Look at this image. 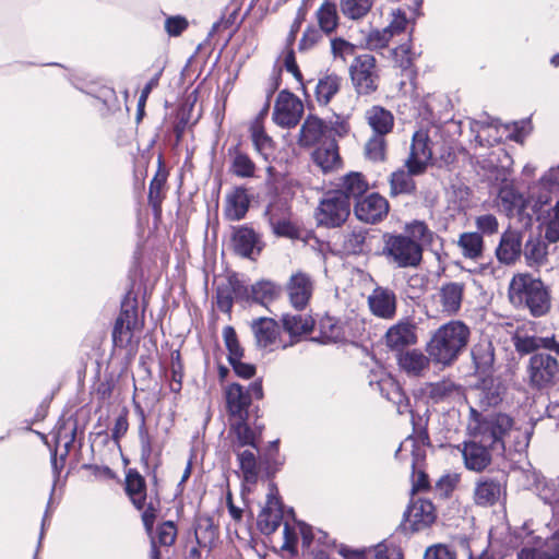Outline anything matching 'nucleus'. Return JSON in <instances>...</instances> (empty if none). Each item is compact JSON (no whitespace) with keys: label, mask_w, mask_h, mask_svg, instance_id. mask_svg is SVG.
<instances>
[{"label":"nucleus","mask_w":559,"mask_h":559,"mask_svg":"<svg viewBox=\"0 0 559 559\" xmlns=\"http://www.w3.org/2000/svg\"><path fill=\"white\" fill-rule=\"evenodd\" d=\"M559 372V364L549 354H534L530 358L527 373L532 386L542 389L551 384Z\"/></svg>","instance_id":"1a4fd4ad"},{"label":"nucleus","mask_w":559,"mask_h":559,"mask_svg":"<svg viewBox=\"0 0 559 559\" xmlns=\"http://www.w3.org/2000/svg\"><path fill=\"white\" fill-rule=\"evenodd\" d=\"M408 237L420 242H429L432 239V233L424 222L415 221L406 226Z\"/></svg>","instance_id":"e2e57ef3"},{"label":"nucleus","mask_w":559,"mask_h":559,"mask_svg":"<svg viewBox=\"0 0 559 559\" xmlns=\"http://www.w3.org/2000/svg\"><path fill=\"white\" fill-rule=\"evenodd\" d=\"M302 114L301 100L286 90L281 91L274 106L273 120L275 123L283 128H293L298 124Z\"/></svg>","instance_id":"6e6552de"},{"label":"nucleus","mask_w":559,"mask_h":559,"mask_svg":"<svg viewBox=\"0 0 559 559\" xmlns=\"http://www.w3.org/2000/svg\"><path fill=\"white\" fill-rule=\"evenodd\" d=\"M250 206V197L242 187L235 188L226 195L224 215L228 221L242 219Z\"/></svg>","instance_id":"cd10ccee"},{"label":"nucleus","mask_w":559,"mask_h":559,"mask_svg":"<svg viewBox=\"0 0 559 559\" xmlns=\"http://www.w3.org/2000/svg\"><path fill=\"white\" fill-rule=\"evenodd\" d=\"M299 537L298 522L294 525H289V523L285 522L282 549L290 555H297L299 549Z\"/></svg>","instance_id":"4d7b16f0"},{"label":"nucleus","mask_w":559,"mask_h":559,"mask_svg":"<svg viewBox=\"0 0 559 559\" xmlns=\"http://www.w3.org/2000/svg\"><path fill=\"white\" fill-rule=\"evenodd\" d=\"M475 416L468 429L475 440L465 441L462 448L464 465L473 472H483L491 463V453L502 454L507 448L522 451L527 448L532 436V429L513 428V419L506 414H492L480 416L472 409Z\"/></svg>","instance_id":"f257e3e1"},{"label":"nucleus","mask_w":559,"mask_h":559,"mask_svg":"<svg viewBox=\"0 0 559 559\" xmlns=\"http://www.w3.org/2000/svg\"><path fill=\"white\" fill-rule=\"evenodd\" d=\"M250 301L265 306L280 296L281 288L273 282L260 281L250 287Z\"/></svg>","instance_id":"79ce46f5"},{"label":"nucleus","mask_w":559,"mask_h":559,"mask_svg":"<svg viewBox=\"0 0 559 559\" xmlns=\"http://www.w3.org/2000/svg\"><path fill=\"white\" fill-rule=\"evenodd\" d=\"M227 285L231 290L236 300L241 301H250L251 292L250 287H248L236 274L228 276Z\"/></svg>","instance_id":"680f3d73"},{"label":"nucleus","mask_w":559,"mask_h":559,"mask_svg":"<svg viewBox=\"0 0 559 559\" xmlns=\"http://www.w3.org/2000/svg\"><path fill=\"white\" fill-rule=\"evenodd\" d=\"M389 211L388 201L378 193H371L355 204L356 217L365 223L374 224L381 221Z\"/></svg>","instance_id":"a211bd4d"},{"label":"nucleus","mask_w":559,"mask_h":559,"mask_svg":"<svg viewBox=\"0 0 559 559\" xmlns=\"http://www.w3.org/2000/svg\"><path fill=\"white\" fill-rule=\"evenodd\" d=\"M283 520V506L274 484L269 485L266 506L258 516V527L264 535L273 534Z\"/></svg>","instance_id":"ddd939ff"},{"label":"nucleus","mask_w":559,"mask_h":559,"mask_svg":"<svg viewBox=\"0 0 559 559\" xmlns=\"http://www.w3.org/2000/svg\"><path fill=\"white\" fill-rule=\"evenodd\" d=\"M367 124L372 130V134L386 136L394 128V116L384 107L374 105L365 111Z\"/></svg>","instance_id":"c85d7f7f"},{"label":"nucleus","mask_w":559,"mask_h":559,"mask_svg":"<svg viewBox=\"0 0 559 559\" xmlns=\"http://www.w3.org/2000/svg\"><path fill=\"white\" fill-rule=\"evenodd\" d=\"M464 288V284L457 282H450L442 285L439 292V297L443 312L452 316L460 310Z\"/></svg>","instance_id":"7c9ffc66"},{"label":"nucleus","mask_w":559,"mask_h":559,"mask_svg":"<svg viewBox=\"0 0 559 559\" xmlns=\"http://www.w3.org/2000/svg\"><path fill=\"white\" fill-rule=\"evenodd\" d=\"M522 251V234L514 229H507L501 235L496 257L501 263L509 265L520 258Z\"/></svg>","instance_id":"393cba45"},{"label":"nucleus","mask_w":559,"mask_h":559,"mask_svg":"<svg viewBox=\"0 0 559 559\" xmlns=\"http://www.w3.org/2000/svg\"><path fill=\"white\" fill-rule=\"evenodd\" d=\"M383 254L397 267H416L423 258L420 243L406 235L386 234L383 237Z\"/></svg>","instance_id":"20e7f679"},{"label":"nucleus","mask_w":559,"mask_h":559,"mask_svg":"<svg viewBox=\"0 0 559 559\" xmlns=\"http://www.w3.org/2000/svg\"><path fill=\"white\" fill-rule=\"evenodd\" d=\"M405 522L414 531H423L436 521V512L432 502L426 499H413L405 514Z\"/></svg>","instance_id":"dca6fc26"},{"label":"nucleus","mask_w":559,"mask_h":559,"mask_svg":"<svg viewBox=\"0 0 559 559\" xmlns=\"http://www.w3.org/2000/svg\"><path fill=\"white\" fill-rule=\"evenodd\" d=\"M274 210L275 207L271 205L265 212L273 233L277 236L292 237L295 233L293 224L285 217L278 218L274 213Z\"/></svg>","instance_id":"5fc2aeb1"},{"label":"nucleus","mask_w":559,"mask_h":559,"mask_svg":"<svg viewBox=\"0 0 559 559\" xmlns=\"http://www.w3.org/2000/svg\"><path fill=\"white\" fill-rule=\"evenodd\" d=\"M376 385L381 395L395 405L396 412L400 415L409 413L412 415V421H414V413L411 409L409 399L393 378L383 377L377 381Z\"/></svg>","instance_id":"4be33fe9"},{"label":"nucleus","mask_w":559,"mask_h":559,"mask_svg":"<svg viewBox=\"0 0 559 559\" xmlns=\"http://www.w3.org/2000/svg\"><path fill=\"white\" fill-rule=\"evenodd\" d=\"M251 329L257 346L260 348H269L274 345L280 334L277 322L271 318L262 317L253 320Z\"/></svg>","instance_id":"c756f323"},{"label":"nucleus","mask_w":559,"mask_h":559,"mask_svg":"<svg viewBox=\"0 0 559 559\" xmlns=\"http://www.w3.org/2000/svg\"><path fill=\"white\" fill-rule=\"evenodd\" d=\"M350 213V202L341 192L328 191L323 194L314 212L318 226L325 228L341 227Z\"/></svg>","instance_id":"39448f33"},{"label":"nucleus","mask_w":559,"mask_h":559,"mask_svg":"<svg viewBox=\"0 0 559 559\" xmlns=\"http://www.w3.org/2000/svg\"><path fill=\"white\" fill-rule=\"evenodd\" d=\"M283 328L290 336H300L311 331L313 321L310 317L302 314L286 313L282 318Z\"/></svg>","instance_id":"c03bdc74"},{"label":"nucleus","mask_w":559,"mask_h":559,"mask_svg":"<svg viewBox=\"0 0 559 559\" xmlns=\"http://www.w3.org/2000/svg\"><path fill=\"white\" fill-rule=\"evenodd\" d=\"M368 306L377 318L391 320L396 314V295L390 288L377 286L368 297Z\"/></svg>","instance_id":"2eb2a0df"},{"label":"nucleus","mask_w":559,"mask_h":559,"mask_svg":"<svg viewBox=\"0 0 559 559\" xmlns=\"http://www.w3.org/2000/svg\"><path fill=\"white\" fill-rule=\"evenodd\" d=\"M547 239L540 236H530L526 240L523 254L530 266H542L547 262L548 245Z\"/></svg>","instance_id":"473e14b6"},{"label":"nucleus","mask_w":559,"mask_h":559,"mask_svg":"<svg viewBox=\"0 0 559 559\" xmlns=\"http://www.w3.org/2000/svg\"><path fill=\"white\" fill-rule=\"evenodd\" d=\"M313 163L323 173H330L342 167L338 145L335 139L324 140L312 153Z\"/></svg>","instance_id":"b1692460"},{"label":"nucleus","mask_w":559,"mask_h":559,"mask_svg":"<svg viewBox=\"0 0 559 559\" xmlns=\"http://www.w3.org/2000/svg\"><path fill=\"white\" fill-rule=\"evenodd\" d=\"M369 559H403V556L397 547L379 544L370 552Z\"/></svg>","instance_id":"338daca9"},{"label":"nucleus","mask_w":559,"mask_h":559,"mask_svg":"<svg viewBox=\"0 0 559 559\" xmlns=\"http://www.w3.org/2000/svg\"><path fill=\"white\" fill-rule=\"evenodd\" d=\"M432 158V147L428 132L418 130L413 134L409 156L405 166L411 174H421L425 171Z\"/></svg>","instance_id":"f8f14e48"},{"label":"nucleus","mask_w":559,"mask_h":559,"mask_svg":"<svg viewBox=\"0 0 559 559\" xmlns=\"http://www.w3.org/2000/svg\"><path fill=\"white\" fill-rule=\"evenodd\" d=\"M328 130L329 126L324 120L316 116H308L300 128L298 143L300 146L310 147L323 142L329 139Z\"/></svg>","instance_id":"a878e982"},{"label":"nucleus","mask_w":559,"mask_h":559,"mask_svg":"<svg viewBox=\"0 0 559 559\" xmlns=\"http://www.w3.org/2000/svg\"><path fill=\"white\" fill-rule=\"evenodd\" d=\"M234 452L237 455L245 481L254 484L259 475V465L257 461L258 448L234 450Z\"/></svg>","instance_id":"f704fd0d"},{"label":"nucleus","mask_w":559,"mask_h":559,"mask_svg":"<svg viewBox=\"0 0 559 559\" xmlns=\"http://www.w3.org/2000/svg\"><path fill=\"white\" fill-rule=\"evenodd\" d=\"M342 78L337 74H325L319 79L316 85V98L320 105H328L332 97L340 91Z\"/></svg>","instance_id":"e433bc0d"},{"label":"nucleus","mask_w":559,"mask_h":559,"mask_svg":"<svg viewBox=\"0 0 559 559\" xmlns=\"http://www.w3.org/2000/svg\"><path fill=\"white\" fill-rule=\"evenodd\" d=\"M166 178L155 176L150 185L148 190V203L152 205L155 212L160 211V204L163 201V188L165 186Z\"/></svg>","instance_id":"bf43d9fd"},{"label":"nucleus","mask_w":559,"mask_h":559,"mask_svg":"<svg viewBox=\"0 0 559 559\" xmlns=\"http://www.w3.org/2000/svg\"><path fill=\"white\" fill-rule=\"evenodd\" d=\"M407 20L405 15H396L391 24L382 32H372L368 38V45L371 48L385 47L390 38L395 33H400L405 29Z\"/></svg>","instance_id":"c9c22d12"},{"label":"nucleus","mask_w":559,"mask_h":559,"mask_svg":"<svg viewBox=\"0 0 559 559\" xmlns=\"http://www.w3.org/2000/svg\"><path fill=\"white\" fill-rule=\"evenodd\" d=\"M126 492L138 510L145 507L146 484L144 478L135 469H129L126 475Z\"/></svg>","instance_id":"2f4dec72"},{"label":"nucleus","mask_w":559,"mask_h":559,"mask_svg":"<svg viewBox=\"0 0 559 559\" xmlns=\"http://www.w3.org/2000/svg\"><path fill=\"white\" fill-rule=\"evenodd\" d=\"M177 537V527L173 521H166L158 525L156 537L151 538V544L156 543V549L159 551L158 546L170 547ZM152 554L150 555V557Z\"/></svg>","instance_id":"864d4df0"},{"label":"nucleus","mask_w":559,"mask_h":559,"mask_svg":"<svg viewBox=\"0 0 559 559\" xmlns=\"http://www.w3.org/2000/svg\"><path fill=\"white\" fill-rule=\"evenodd\" d=\"M460 481V475L459 474H445L441 476L438 481L436 483L435 490L441 496V497H449L452 491L455 489L456 485Z\"/></svg>","instance_id":"0e129e2a"},{"label":"nucleus","mask_w":559,"mask_h":559,"mask_svg":"<svg viewBox=\"0 0 559 559\" xmlns=\"http://www.w3.org/2000/svg\"><path fill=\"white\" fill-rule=\"evenodd\" d=\"M397 366L402 372L409 378L425 377L430 370L429 355L424 354L419 349H406L396 356Z\"/></svg>","instance_id":"f3484780"},{"label":"nucleus","mask_w":559,"mask_h":559,"mask_svg":"<svg viewBox=\"0 0 559 559\" xmlns=\"http://www.w3.org/2000/svg\"><path fill=\"white\" fill-rule=\"evenodd\" d=\"M418 342L417 324L411 318H402L391 325L384 334L386 347L395 352H404L405 348L416 345Z\"/></svg>","instance_id":"9d476101"},{"label":"nucleus","mask_w":559,"mask_h":559,"mask_svg":"<svg viewBox=\"0 0 559 559\" xmlns=\"http://www.w3.org/2000/svg\"><path fill=\"white\" fill-rule=\"evenodd\" d=\"M429 444V437L426 431H423L418 435L417 438L412 436L407 437L400 445V448L395 452V456L400 460L404 459L403 453L409 452L411 454V464L413 468V487L412 492L415 493L420 490H426L429 488L428 475L424 471H417L420 462L424 461L426 456L425 447Z\"/></svg>","instance_id":"423d86ee"},{"label":"nucleus","mask_w":559,"mask_h":559,"mask_svg":"<svg viewBox=\"0 0 559 559\" xmlns=\"http://www.w3.org/2000/svg\"><path fill=\"white\" fill-rule=\"evenodd\" d=\"M475 225L477 228V233L481 236H491L498 233L499 223L495 215L492 214H484L479 215L475 219Z\"/></svg>","instance_id":"052dcab7"},{"label":"nucleus","mask_w":559,"mask_h":559,"mask_svg":"<svg viewBox=\"0 0 559 559\" xmlns=\"http://www.w3.org/2000/svg\"><path fill=\"white\" fill-rule=\"evenodd\" d=\"M368 190V183L359 173H352L342 180L341 188L335 190L346 197V200L358 199Z\"/></svg>","instance_id":"a19ab883"},{"label":"nucleus","mask_w":559,"mask_h":559,"mask_svg":"<svg viewBox=\"0 0 559 559\" xmlns=\"http://www.w3.org/2000/svg\"><path fill=\"white\" fill-rule=\"evenodd\" d=\"M251 139L255 151L267 159L273 153V140L264 132L263 127L259 121H255L251 128Z\"/></svg>","instance_id":"de8ad7c7"},{"label":"nucleus","mask_w":559,"mask_h":559,"mask_svg":"<svg viewBox=\"0 0 559 559\" xmlns=\"http://www.w3.org/2000/svg\"><path fill=\"white\" fill-rule=\"evenodd\" d=\"M513 344L516 352L522 355L531 354L540 348L559 355V340L555 334L539 336L518 332L513 336Z\"/></svg>","instance_id":"aec40b11"},{"label":"nucleus","mask_w":559,"mask_h":559,"mask_svg":"<svg viewBox=\"0 0 559 559\" xmlns=\"http://www.w3.org/2000/svg\"><path fill=\"white\" fill-rule=\"evenodd\" d=\"M366 230L353 229L343 237L342 248L346 254H360L365 250Z\"/></svg>","instance_id":"3c124183"},{"label":"nucleus","mask_w":559,"mask_h":559,"mask_svg":"<svg viewBox=\"0 0 559 559\" xmlns=\"http://www.w3.org/2000/svg\"><path fill=\"white\" fill-rule=\"evenodd\" d=\"M331 50L335 58L346 60L347 57L353 56L355 52V46L342 38H335L331 40Z\"/></svg>","instance_id":"69168bd1"},{"label":"nucleus","mask_w":559,"mask_h":559,"mask_svg":"<svg viewBox=\"0 0 559 559\" xmlns=\"http://www.w3.org/2000/svg\"><path fill=\"white\" fill-rule=\"evenodd\" d=\"M230 170L237 177L251 178L254 176L255 165L247 154L236 151Z\"/></svg>","instance_id":"603ef678"},{"label":"nucleus","mask_w":559,"mask_h":559,"mask_svg":"<svg viewBox=\"0 0 559 559\" xmlns=\"http://www.w3.org/2000/svg\"><path fill=\"white\" fill-rule=\"evenodd\" d=\"M538 221L545 227V239L548 242L556 243L559 241V200L556 204L548 209L534 212Z\"/></svg>","instance_id":"72a5a7b5"},{"label":"nucleus","mask_w":559,"mask_h":559,"mask_svg":"<svg viewBox=\"0 0 559 559\" xmlns=\"http://www.w3.org/2000/svg\"><path fill=\"white\" fill-rule=\"evenodd\" d=\"M498 204L502 206L508 214H513L514 211L522 207L523 197L512 186L504 183L499 189Z\"/></svg>","instance_id":"49530a36"},{"label":"nucleus","mask_w":559,"mask_h":559,"mask_svg":"<svg viewBox=\"0 0 559 559\" xmlns=\"http://www.w3.org/2000/svg\"><path fill=\"white\" fill-rule=\"evenodd\" d=\"M374 0H341L340 8L343 15L349 20L365 17L373 5Z\"/></svg>","instance_id":"a18cd8bd"},{"label":"nucleus","mask_w":559,"mask_h":559,"mask_svg":"<svg viewBox=\"0 0 559 559\" xmlns=\"http://www.w3.org/2000/svg\"><path fill=\"white\" fill-rule=\"evenodd\" d=\"M559 195V165L548 169L531 192L533 212L549 205L554 197Z\"/></svg>","instance_id":"9b49d317"},{"label":"nucleus","mask_w":559,"mask_h":559,"mask_svg":"<svg viewBox=\"0 0 559 559\" xmlns=\"http://www.w3.org/2000/svg\"><path fill=\"white\" fill-rule=\"evenodd\" d=\"M502 492L503 488L498 479L490 477H480L475 483L473 496L474 502L477 506L481 507L493 506L499 501Z\"/></svg>","instance_id":"bb28decb"},{"label":"nucleus","mask_w":559,"mask_h":559,"mask_svg":"<svg viewBox=\"0 0 559 559\" xmlns=\"http://www.w3.org/2000/svg\"><path fill=\"white\" fill-rule=\"evenodd\" d=\"M226 407L231 417L236 419H247L248 408L251 404V396L246 389L238 384L231 383L225 389Z\"/></svg>","instance_id":"5701e85b"},{"label":"nucleus","mask_w":559,"mask_h":559,"mask_svg":"<svg viewBox=\"0 0 559 559\" xmlns=\"http://www.w3.org/2000/svg\"><path fill=\"white\" fill-rule=\"evenodd\" d=\"M317 19L323 33L330 34L334 32L338 25L336 4L331 1H324L317 11Z\"/></svg>","instance_id":"37998d69"},{"label":"nucleus","mask_w":559,"mask_h":559,"mask_svg":"<svg viewBox=\"0 0 559 559\" xmlns=\"http://www.w3.org/2000/svg\"><path fill=\"white\" fill-rule=\"evenodd\" d=\"M289 301L296 309H304L313 292V281L307 273H294L286 285Z\"/></svg>","instance_id":"6ab92c4d"},{"label":"nucleus","mask_w":559,"mask_h":559,"mask_svg":"<svg viewBox=\"0 0 559 559\" xmlns=\"http://www.w3.org/2000/svg\"><path fill=\"white\" fill-rule=\"evenodd\" d=\"M139 440L141 447V461L147 465L153 452V438L148 432L144 416H142L141 424L139 426Z\"/></svg>","instance_id":"13d9d810"},{"label":"nucleus","mask_w":559,"mask_h":559,"mask_svg":"<svg viewBox=\"0 0 559 559\" xmlns=\"http://www.w3.org/2000/svg\"><path fill=\"white\" fill-rule=\"evenodd\" d=\"M415 174H411L409 169L407 171L403 169H399L391 175L390 179V188L391 194H408L415 190V182L412 178Z\"/></svg>","instance_id":"09e8293b"},{"label":"nucleus","mask_w":559,"mask_h":559,"mask_svg":"<svg viewBox=\"0 0 559 559\" xmlns=\"http://www.w3.org/2000/svg\"><path fill=\"white\" fill-rule=\"evenodd\" d=\"M223 337L228 350V361L234 362L233 360L241 359L243 349L239 344L235 329L230 325L225 326L223 329Z\"/></svg>","instance_id":"6e6d98bb"},{"label":"nucleus","mask_w":559,"mask_h":559,"mask_svg":"<svg viewBox=\"0 0 559 559\" xmlns=\"http://www.w3.org/2000/svg\"><path fill=\"white\" fill-rule=\"evenodd\" d=\"M511 304L528 309L534 317H540L550 309V296L544 283L527 273L514 275L509 285Z\"/></svg>","instance_id":"7ed1b4c3"},{"label":"nucleus","mask_w":559,"mask_h":559,"mask_svg":"<svg viewBox=\"0 0 559 559\" xmlns=\"http://www.w3.org/2000/svg\"><path fill=\"white\" fill-rule=\"evenodd\" d=\"M386 140L384 135L372 134L364 147L365 157L371 162L378 163L385 159Z\"/></svg>","instance_id":"8fccbe9b"},{"label":"nucleus","mask_w":559,"mask_h":559,"mask_svg":"<svg viewBox=\"0 0 559 559\" xmlns=\"http://www.w3.org/2000/svg\"><path fill=\"white\" fill-rule=\"evenodd\" d=\"M230 433L235 436L233 451L243 449L245 447L257 449L255 433L248 426L247 419H237L230 427Z\"/></svg>","instance_id":"ea45409f"},{"label":"nucleus","mask_w":559,"mask_h":559,"mask_svg":"<svg viewBox=\"0 0 559 559\" xmlns=\"http://www.w3.org/2000/svg\"><path fill=\"white\" fill-rule=\"evenodd\" d=\"M138 310L136 307L123 308L116 320L112 330V342L117 347L127 346L133 336L134 330L138 329Z\"/></svg>","instance_id":"412c9836"},{"label":"nucleus","mask_w":559,"mask_h":559,"mask_svg":"<svg viewBox=\"0 0 559 559\" xmlns=\"http://www.w3.org/2000/svg\"><path fill=\"white\" fill-rule=\"evenodd\" d=\"M231 242L237 254L249 259L260 254L263 248L260 235L247 225L234 228Z\"/></svg>","instance_id":"4468645a"},{"label":"nucleus","mask_w":559,"mask_h":559,"mask_svg":"<svg viewBox=\"0 0 559 559\" xmlns=\"http://www.w3.org/2000/svg\"><path fill=\"white\" fill-rule=\"evenodd\" d=\"M547 559L559 558V532L547 538L544 544L537 547Z\"/></svg>","instance_id":"774afa93"},{"label":"nucleus","mask_w":559,"mask_h":559,"mask_svg":"<svg viewBox=\"0 0 559 559\" xmlns=\"http://www.w3.org/2000/svg\"><path fill=\"white\" fill-rule=\"evenodd\" d=\"M457 385L451 380H441L438 382L426 383L423 388V394L432 401L440 403L457 392Z\"/></svg>","instance_id":"4c0bfd02"},{"label":"nucleus","mask_w":559,"mask_h":559,"mask_svg":"<svg viewBox=\"0 0 559 559\" xmlns=\"http://www.w3.org/2000/svg\"><path fill=\"white\" fill-rule=\"evenodd\" d=\"M350 78L358 94L373 93L378 88L379 81L376 58L369 53L355 58L350 66Z\"/></svg>","instance_id":"0eeeda50"},{"label":"nucleus","mask_w":559,"mask_h":559,"mask_svg":"<svg viewBox=\"0 0 559 559\" xmlns=\"http://www.w3.org/2000/svg\"><path fill=\"white\" fill-rule=\"evenodd\" d=\"M469 329L461 321L441 325L426 345V352L436 364L450 366L466 347Z\"/></svg>","instance_id":"f03ea898"},{"label":"nucleus","mask_w":559,"mask_h":559,"mask_svg":"<svg viewBox=\"0 0 559 559\" xmlns=\"http://www.w3.org/2000/svg\"><path fill=\"white\" fill-rule=\"evenodd\" d=\"M457 246L462 254L471 260H477L483 255L484 240L479 233H463L460 235Z\"/></svg>","instance_id":"58836bf2"}]
</instances>
